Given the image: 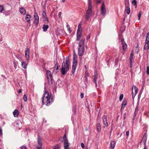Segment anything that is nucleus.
Here are the masks:
<instances>
[{"label": "nucleus", "instance_id": "nucleus-1", "mask_svg": "<svg viewBox=\"0 0 149 149\" xmlns=\"http://www.w3.org/2000/svg\"><path fill=\"white\" fill-rule=\"evenodd\" d=\"M53 98L52 94L49 95L48 91H45L42 97V105L46 104L47 106L50 105L51 103L53 102Z\"/></svg>", "mask_w": 149, "mask_h": 149}, {"label": "nucleus", "instance_id": "nucleus-2", "mask_svg": "<svg viewBox=\"0 0 149 149\" xmlns=\"http://www.w3.org/2000/svg\"><path fill=\"white\" fill-rule=\"evenodd\" d=\"M65 59H63L62 64V67L60 69L61 74L63 75H64L66 74L69 69L70 66V61L69 57H66L65 61Z\"/></svg>", "mask_w": 149, "mask_h": 149}, {"label": "nucleus", "instance_id": "nucleus-3", "mask_svg": "<svg viewBox=\"0 0 149 149\" xmlns=\"http://www.w3.org/2000/svg\"><path fill=\"white\" fill-rule=\"evenodd\" d=\"M92 6L91 0H88V10L86 11L85 18L86 20H88L90 15L92 13Z\"/></svg>", "mask_w": 149, "mask_h": 149}, {"label": "nucleus", "instance_id": "nucleus-4", "mask_svg": "<svg viewBox=\"0 0 149 149\" xmlns=\"http://www.w3.org/2000/svg\"><path fill=\"white\" fill-rule=\"evenodd\" d=\"M33 17L34 18L33 23L35 24L36 26L37 27L38 25V24L39 22V18L38 15L36 13V12H34Z\"/></svg>", "mask_w": 149, "mask_h": 149}, {"label": "nucleus", "instance_id": "nucleus-5", "mask_svg": "<svg viewBox=\"0 0 149 149\" xmlns=\"http://www.w3.org/2000/svg\"><path fill=\"white\" fill-rule=\"evenodd\" d=\"M82 30L81 29H79V28L77 30V39L76 40L78 41L80 40L81 36Z\"/></svg>", "mask_w": 149, "mask_h": 149}, {"label": "nucleus", "instance_id": "nucleus-6", "mask_svg": "<svg viewBox=\"0 0 149 149\" xmlns=\"http://www.w3.org/2000/svg\"><path fill=\"white\" fill-rule=\"evenodd\" d=\"M101 14L102 15H104L106 13V10L105 8V5L104 3L103 2L101 8Z\"/></svg>", "mask_w": 149, "mask_h": 149}, {"label": "nucleus", "instance_id": "nucleus-7", "mask_svg": "<svg viewBox=\"0 0 149 149\" xmlns=\"http://www.w3.org/2000/svg\"><path fill=\"white\" fill-rule=\"evenodd\" d=\"M84 47H79L78 55L79 56H81L84 54Z\"/></svg>", "mask_w": 149, "mask_h": 149}, {"label": "nucleus", "instance_id": "nucleus-8", "mask_svg": "<svg viewBox=\"0 0 149 149\" xmlns=\"http://www.w3.org/2000/svg\"><path fill=\"white\" fill-rule=\"evenodd\" d=\"M30 50L29 48H26L25 51V56L26 60L28 61L29 58Z\"/></svg>", "mask_w": 149, "mask_h": 149}, {"label": "nucleus", "instance_id": "nucleus-9", "mask_svg": "<svg viewBox=\"0 0 149 149\" xmlns=\"http://www.w3.org/2000/svg\"><path fill=\"white\" fill-rule=\"evenodd\" d=\"M64 149H69L70 143H68V139H66L64 141Z\"/></svg>", "mask_w": 149, "mask_h": 149}, {"label": "nucleus", "instance_id": "nucleus-10", "mask_svg": "<svg viewBox=\"0 0 149 149\" xmlns=\"http://www.w3.org/2000/svg\"><path fill=\"white\" fill-rule=\"evenodd\" d=\"M102 119L103 120V123L104 125L106 127H107L108 125V123L107 122V117L106 115H104L102 117Z\"/></svg>", "mask_w": 149, "mask_h": 149}, {"label": "nucleus", "instance_id": "nucleus-11", "mask_svg": "<svg viewBox=\"0 0 149 149\" xmlns=\"http://www.w3.org/2000/svg\"><path fill=\"white\" fill-rule=\"evenodd\" d=\"M77 63H72V74H74L75 72Z\"/></svg>", "mask_w": 149, "mask_h": 149}, {"label": "nucleus", "instance_id": "nucleus-12", "mask_svg": "<svg viewBox=\"0 0 149 149\" xmlns=\"http://www.w3.org/2000/svg\"><path fill=\"white\" fill-rule=\"evenodd\" d=\"M31 16L30 14H27L26 16L25 20L26 22L30 23V19Z\"/></svg>", "mask_w": 149, "mask_h": 149}, {"label": "nucleus", "instance_id": "nucleus-13", "mask_svg": "<svg viewBox=\"0 0 149 149\" xmlns=\"http://www.w3.org/2000/svg\"><path fill=\"white\" fill-rule=\"evenodd\" d=\"M127 101L126 100H124L123 101L121 108L120 109V111L122 112V109H124L125 107L127 104Z\"/></svg>", "mask_w": 149, "mask_h": 149}, {"label": "nucleus", "instance_id": "nucleus-14", "mask_svg": "<svg viewBox=\"0 0 149 149\" xmlns=\"http://www.w3.org/2000/svg\"><path fill=\"white\" fill-rule=\"evenodd\" d=\"M143 140H145V143H146V141L147 140V136H146V133H145L144 134V135L143 136V138H142V139L140 143L141 145H142V144H143V145H144V143L143 142V141H142Z\"/></svg>", "mask_w": 149, "mask_h": 149}, {"label": "nucleus", "instance_id": "nucleus-15", "mask_svg": "<svg viewBox=\"0 0 149 149\" xmlns=\"http://www.w3.org/2000/svg\"><path fill=\"white\" fill-rule=\"evenodd\" d=\"M84 39H82L80 41L79 43V47H84Z\"/></svg>", "mask_w": 149, "mask_h": 149}, {"label": "nucleus", "instance_id": "nucleus-16", "mask_svg": "<svg viewBox=\"0 0 149 149\" xmlns=\"http://www.w3.org/2000/svg\"><path fill=\"white\" fill-rule=\"evenodd\" d=\"M20 13L21 14L24 15L26 13V10L23 7L20 8L19 9Z\"/></svg>", "mask_w": 149, "mask_h": 149}, {"label": "nucleus", "instance_id": "nucleus-17", "mask_svg": "<svg viewBox=\"0 0 149 149\" xmlns=\"http://www.w3.org/2000/svg\"><path fill=\"white\" fill-rule=\"evenodd\" d=\"M97 130L99 132H100L101 130V126L100 123H97L96 125Z\"/></svg>", "mask_w": 149, "mask_h": 149}, {"label": "nucleus", "instance_id": "nucleus-18", "mask_svg": "<svg viewBox=\"0 0 149 149\" xmlns=\"http://www.w3.org/2000/svg\"><path fill=\"white\" fill-rule=\"evenodd\" d=\"M21 63L22 67L24 69H26L27 68L28 63H26V62L24 61H23L21 62Z\"/></svg>", "mask_w": 149, "mask_h": 149}, {"label": "nucleus", "instance_id": "nucleus-19", "mask_svg": "<svg viewBox=\"0 0 149 149\" xmlns=\"http://www.w3.org/2000/svg\"><path fill=\"white\" fill-rule=\"evenodd\" d=\"M41 139L39 135H38V146H42V143L41 142Z\"/></svg>", "mask_w": 149, "mask_h": 149}, {"label": "nucleus", "instance_id": "nucleus-20", "mask_svg": "<svg viewBox=\"0 0 149 149\" xmlns=\"http://www.w3.org/2000/svg\"><path fill=\"white\" fill-rule=\"evenodd\" d=\"M134 90V94H135V95H136L137 94L138 89L136 86H133L132 88V92H133Z\"/></svg>", "mask_w": 149, "mask_h": 149}, {"label": "nucleus", "instance_id": "nucleus-21", "mask_svg": "<svg viewBox=\"0 0 149 149\" xmlns=\"http://www.w3.org/2000/svg\"><path fill=\"white\" fill-rule=\"evenodd\" d=\"M77 56L76 54L75 53H74L73 54V61L72 63L74 62V63H77Z\"/></svg>", "mask_w": 149, "mask_h": 149}, {"label": "nucleus", "instance_id": "nucleus-22", "mask_svg": "<svg viewBox=\"0 0 149 149\" xmlns=\"http://www.w3.org/2000/svg\"><path fill=\"white\" fill-rule=\"evenodd\" d=\"M47 77H49V78L52 77V74L51 72L49 70L47 71Z\"/></svg>", "mask_w": 149, "mask_h": 149}, {"label": "nucleus", "instance_id": "nucleus-23", "mask_svg": "<svg viewBox=\"0 0 149 149\" xmlns=\"http://www.w3.org/2000/svg\"><path fill=\"white\" fill-rule=\"evenodd\" d=\"M49 28V26L47 25L43 24L42 29L44 32H46Z\"/></svg>", "mask_w": 149, "mask_h": 149}, {"label": "nucleus", "instance_id": "nucleus-24", "mask_svg": "<svg viewBox=\"0 0 149 149\" xmlns=\"http://www.w3.org/2000/svg\"><path fill=\"white\" fill-rule=\"evenodd\" d=\"M14 116L15 117H17L18 115L19 111L18 110L15 109L13 112Z\"/></svg>", "mask_w": 149, "mask_h": 149}, {"label": "nucleus", "instance_id": "nucleus-25", "mask_svg": "<svg viewBox=\"0 0 149 149\" xmlns=\"http://www.w3.org/2000/svg\"><path fill=\"white\" fill-rule=\"evenodd\" d=\"M116 144V142L114 141H111V149H113L115 147Z\"/></svg>", "mask_w": 149, "mask_h": 149}, {"label": "nucleus", "instance_id": "nucleus-26", "mask_svg": "<svg viewBox=\"0 0 149 149\" xmlns=\"http://www.w3.org/2000/svg\"><path fill=\"white\" fill-rule=\"evenodd\" d=\"M129 6L130 4H129V5H128V6L126 8H125V11L128 14H129L130 13V9Z\"/></svg>", "mask_w": 149, "mask_h": 149}, {"label": "nucleus", "instance_id": "nucleus-27", "mask_svg": "<svg viewBox=\"0 0 149 149\" xmlns=\"http://www.w3.org/2000/svg\"><path fill=\"white\" fill-rule=\"evenodd\" d=\"M47 79L48 81V83L50 85H52L53 84V81H52V80H53V78L52 77L51 78H49V77H47Z\"/></svg>", "mask_w": 149, "mask_h": 149}, {"label": "nucleus", "instance_id": "nucleus-28", "mask_svg": "<svg viewBox=\"0 0 149 149\" xmlns=\"http://www.w3.org/2000/svg\"><path fill=\"white\" fill-rule=\"evenodd\" d=\"M16 57L21 62L23 61L22 57L19 54H17L15 55Z\"/></svg>", "mask_w": 149, "mask_h": 149}, {"label": "nucleus", "instance_id": "nucleus-29", "mask_svg": "<svg viewBox=\"0 0 149 149\" xmlns=\"http://www.w3.org/2000/svg\"><path fill=\"white\" fill-rule=\"evenodd\" d=\"M149 42V32L148 33L146 36V39L145 43L148 44Z\"/></svg>", "mask_w": 149, "mask_h": 149}, {"label": "nucleus", "instance_id": "nucleus-30", "mask_svg": "<svg viewBox=\"0 0 149 149\" xmlns=\"http://www.w3.org/2000/svg\"><path fill=\"white\" fill-rule=\"evenodd\" d=\"M122 45L123 49L124 51H125L127 47V44L125 42H124L123 43H122Z\"/></svg>", "mask_w": 149, "mask_h": 149}, {"label": "nucleus", "instance_id": "nucleus-31", "mask_svg": "<svg viewBox=\"0 0 149 149\" xmlns=\"http://www.w3.org/2000/svg\"><path fill=\"white\" fill-rule=\"evenodd\" d=\"M148 43V44L145 43V44L144 47V49L146 51H147L149 49Z\"/></svg>", "mask_w": 149, "mask_h": 149}, {"label": "nucleus", "instance_id": "nucleus-32", "mask_svg": "<svg viewBox=\"0 0 149 149\" xmlns=\"http://www.w3.org/2000/svg\"><path fill=\"white\" fill-rule=\"evenodd\" d=\"M60 67V66L59 65V63L58 62H56L54 68H56V70H57Z\"/></svg>", "mask_w": 149, "mask_h": 149}, {"label": "nucleus", "instance_id": "nucleus-33", "mask_svg": "<svg viewBox=\"0 0 149 149\" xmlns=\"http://www.w3.org/2000/svg\"><path fill=\"white\" fill-rule=\"evenodd\" d=\"M132 4L134 6H135V8H137V1L136 0H133L132 2Z\"/></svg>", "mask_w": 149, "mask_h": 149}, {"label": "nucleus", "instance_id": "nucleus-34", "mask_svg": "<svg viewBox=\"0 0 149 149\" xmlns=\"http://www.w3.org/2000/svg\"><path fill=\"white\" fill-rule=\"evenodd\" d=\"M10 10H7L5 11V16L10 15Z\"/></svg>", "mask_w": 149, "mask_h": 149}, {"label": "nucleus", "instance_id": "nucleus-35", "mask_svg": "<svg viewBox=\"0 0 149 149\" xmlns=\"http://www.w3.org/2000/svg\"><path fill=\"white\" fill-rule=\"evenodd\" d=\"M60 147V145L59 144H56L53 148V149H59Z\"/></svg>", "mask_w": 149, "mask_h": 149}, {"label": "nucleus", "instance_id": "nucleus-36", "mask_svg": "<svg viewBox=\"0 0 149 149\" xmlns=\"http://www.w3.org/2000/svg\"><path fill=\"white\" fill-rule=\"evenodd\" d=\"M76 109H77V107L76 105H74V106L72 111L74 113V114H76Z\"/></svg>", "mask_w": 149, "mask_h": 149}, {"label": "nucleus", "instance_id": "nucleus-37", "mask_svg": "<svg viewBox=\"0 0 149 149\" xmlns=\"http://www.w3.org/2000/svg\"><path fill=\"white\" fill-rule=\"evenodd\" d=\"M119 57L117 58L115 60V65H117L119 61Z\"/></svg>", "mask_w": 149, "mask_h": 149}, {"label": "nucleus", "instance_id": "nucleus-38", "mask_svg": "<svg viewBox=\"0 0 149 149\" xmlns=\"http://www.w3.org/2000/svg\"><path fill=\"white\" fill-rule=\"evenodd\" d=\"M142 12L141 11H140L139 12L138 14V19L139 20L140 19V18H141V15L142 14Z\"/></svg>", "mask_w": 149, "mask_h": 149}, {"label": "nucleus", "instance_id": "nucleus-39", "mask_svg": "<svg viewBox=\"0 0 149 149\" xmlns=\"http://www.w3.org/2000/svg\"><path fill=\"white\" fill-rule=\"evenodd\" d=\"M13 63L14 64V68L15 69H16L17 66V64H18V63L15 60L13 61Z\"/></svg>", "mask_w": 149, "mask_h": 149}, {"label": "nucleus", "instance_id": "nucleus-40", "mask_svg": "<svg viewBox=\"0 0 149 149\" xmlns=\"http://www.w3.org/2000/svg\"><path fill=\"white\" fill-rule=\"evenodd\" d=\"M4 10V7L3 6L0 5V12H1Z\"/></svg>", "mask_w": 149, "mask_h": 149}, {"label": "nucleus", "instance_id": "nucleus-41", "mask_svg": "<svg viewBox=\"0 0 149 149\" xmlns=\"http://www.w3.org/2000/svg\"><path fill=\"white\" fill-rule=\"evenodd\" d=\"M97 78H94L93 81V83L95 84V86L96 87L97 86Z\"/></svg>", "mask_w": 149, "mask_h": 149}, {"label": "nucleus", "instance_id": "nucleus-42", "mask_svg": "<svg viewBox=\"0 0 149 149\" xmlns=\"http://www.w3.org/2000/svg\"><path fill=\"white\" fill-rule=\"evenodd\" d=\"M23 99L24 102H26L27 101V97L26 94H24V95Z\"/></svg>", "mask_w": 149, "mask_h": 149}, {"label": "nucleus", "instance_id": "nucleus-43", "mask_svg": "<svg viewBox=\"0 0 149 149\" xmlns=\"http://www.w3.org/2000/svg\"><path fill=\"white\" fill-rule=\"evenodd\" d=\"M67 27L68 30L69 31V33H70L72 32V30H70V28L69 25H67Z\"/></svg>", "mask_w": 149, "mask_h": 149}, {"label": "nucleus", "instance_id": "nucleus-44", "mask_svg": "<svg viewBox=\"0 0 149 149\" xmlns=\"http://www.w3.org/2000/svg\"><path fill=\"white\" fill-rule=\"evenodd\" d=\"M42 15L43 18H44V17H47V15L45 12H43Z\"/></svg>", "mask_w": 149, "mask_h": 149}, {"label": "nucleus", "instance_id": "nucleus-45", "mask_svg": "<svg viewBox=\"0 0 149 149\" xmlns=\"http://www.w3.org/2000/svg\"><path fill=\"white\" fill-rule=\"evenodd\" d=\"M123 94H121L120 95L119 97V100L121 101L123 99Z\"/></svg>", "mask_w": 149, "mask_h": 149}, {"label": "nucleus", "instance_id": "nucleus-46", "mask_svg": "<svg viewBox=\"0 0 149 149\" xmlns=\"http://www.w3.org/2000/svg\"><path fill=\"white\" fill-rule=\"evenodd\" d=\"M133 54H131L130 57V61H132L133 58Z\"/></svg>", "mask_w": 149, "mask_h": 149}, {"label": "nucleus", "instance_id": "nucleus-47", "mask_svg": "<svg viewBox=\"0 0 149 149\" xmlns=\"http://www.w3.org/2000/svg\"><path fill=\"white\" fill-rule=\"evenodd\" d=\"M146 74H149V66H148L147 67Z\"/></svg>", "mask_w": 149, "mask_h": 149}, {"label": "nucleus", "instance_id": "nucleus-48", "mask_svg": "<svg viewBox=\"0 0 149 149\" xmlns=\"http://www.w3.org/2000/svg\"><path fill=\"white\" fill-rule=\"evenodd\" d=\"M44 19V22L46 23V21L47 22H48L49 20L48 19L47 17H45L44 18H43Z\"/></svg>", "mask_w": 149, "mask_h": 149}, {"label": "nucleus", "instance_id": "nucleus-49", "mask_svg": "<svg viewBox=\"0 0 149 149\" xmlns=\"http://www.w3.org/2000/svg\"><path fill=\"white\" fill-rule=\"evenodd\" d=\"M89 74L88 72H86L85 73V75L84 77H89Z\"/></svg>", "mask_w": 149, "mask_h": 149}, {"label": "nucleus", "instance_id": "nucleus-50", "mask_svg": "<svg viewBox=\"0 0 149 149\" xmlns=\"http://www.w3.org/2000/svg\"><path fill=\"white\" fill-rule=\"evenodd\" d=\"M63 139L64 140V141H65L66 139H68L67 138L66 136V134H65L63 137Z\"/></svg>", "mask_w": 149, "mask_h": 149}, {"label": "nucleus", "instance_id": "nucleus-51", "mask_svg": "<svg viewBox=\"0 0 149 149\" xmlns=\"http://www.w3.org/2000/svg\"><path fill=\"white\" fill-rule=\"evenodd\" d=\"M142 141H143V142L144 143V148L143 149H147L146 148V144H145V140H143Z\"/></svg>", "mask_w": 149, "mask_h": 149}, {"label": "nucleus", "instance_id": "nucleus-52", "mask_svg": "<svg viewBox=\"0 0 149 149\" xmlns=\"http://www.w3.org/2000/svg\"><path fill=\"white\" fill-rule=\"evenodd\" d=\"M139 107L138 106H137L136 108V109H135V112H136L137 113L139 111Z\"/></svg>", "mask_w": 149, "mask_h": 149}, {"label": "nucleus", "instance_id": "nucleus-53", "mask_svg": "<svg viewBox=\"0 0 149 149\" xmlns=\"http://www.w3.org/2000/svg\"><path fill=\"white\" fill-rule=\"evenodd\" d=\"M132 61H130V67L132 68Z\"/></svg>", "mask_w": 149, "mask_h": 149}, {"label": "nucleus", "instance_id": "nucleus-54", "mask_svg": "<svg viewBox=\"0 0 149 149\" xmlns=\"http://www.w3.org/2000/svg\"><path fill=\"white\" fill-rule=\"evenodd\" d=\"M2 130L1 128L0 127V135L2 136Z\"/></svg>", "mask_w": 149, "mask_h": 149}, {"label": "nucleus", "instance_id": "nucleus-55", "mask_svg": "<svg viewBox=\"0 0 149 149\" xmlns=\"http://www.w3.org/2000/svg\"><path fill=\"white\" fill-rule=\"evenodd\" d=\"M97 73L96 72H95L94 73V78H97Z\"/></svg>", "mask_w": 149, "mask_h": 149}, {"label": "nucleus", "instance_id": "nucleus-56", "mask_svg": "<svg viewBox=\"0 0 149 149\" xmlns=\"http://www.w3.org/2000/svg\"><path fill=\"white\" fill-rule=\"evenodd\" d=\"M85 78V81L87 83H88V77H84Z\"/></svg>", "mask_w": 149, "mask_h": 149}, {"label": "nucleus", "instance_id": "nucleus-57", "mask_svg": "<svg viewBox=\"0 0 149 149\" xmlns=\"http://www.w3.org/2000/svg\"><path fill=\"white\" fill-rule=\"evenodd\" d=\"M137 113L134 112V117H133V119H134L135 117L136 116V115Z\"/></svg>", "mask_w": 149, "mask_h": 149}, {"label": "nucleus", "instance_id": "nucleus-58", "mask_svg": "<svg viewBox=\"0 0 149 149\" xmlns=\"http://www.w3.org/2000/svg\"><path fill=\"white\" fill-rule=\"evenodd\" d=\"M36 148L37 149H42V146H38Z\"/></svg>", "mask_w": 149, "mask_h": 149}, {"label": "nucleus", "instance_id": "nucleus-59", "mask_svg": "<svg viewBox=\"0 0 149 149\" xmlns=\"http://www.w3.org/2000/svg\"><path fill=\"white\" fill-rule=\"evenodd\" d=\"M125 8H126L128 6V3L126 1H125Z\"/></svg>", "mask_w": 149, "mask_h": 149}, {"label": "nucleus", "instance_id": "nucleus-60", "mask_svg": "<svg viewBox=\"0 0 149 149\" xmlns=\"http://www.w3.org/2000/svg\"><path fill=\"white\" fill-rule=\"evenodd\" d=\"M80 96L81 98H83L84 97V94L83 93H81L80 94Z\"/></svg>", "mask_w": 149, "mask_h": 149}, {"label": "nucleus", "instance_id": "nucleus-61", "mask_svg": "<svg viewBox=\"0 0 149 149\" xmlns=\"http://www.w3.org/2000/svg\"><path fill=\"white\" fill-rule=\"evenodd\" d=\"M126 135L127 136H128L129 135V131L126 132Z\"/></svg>", "mask_w": 149, "mask_h": 149}, {"label": "nucleus", "instance_id": "nucleus-62", "mask_svg": "<svg viewBox=\"0 0 149 149\" xmlns=\"http://www.w3.org/2000/svg\"><path fill=\"white\" fill-rule=\"evenodd\" d=\"M121 41L122 43H123L124 42H124V39L123 38H122L121 39Z\"/></svg>", "mask_w": 149, "mask_h": 149}, {"label": "nucleus", "instance_id": "nucleus-63", "mask_svg": "<svg viewBox=\"0 0 149 149\" xmlns=\"http://www.w3.org/2000/svg\"><path fill=\"white\" fill-rule=\"evenodd\" d=\"M81 146L83 148H84V144L83 143H81Z\"/></svg>", "mask_w": 149, "mask_h": 149}, {"label": "nucleus", "instance_id": "nucleus-64", "mask_svg": "<svg viewBox=\"0 0 149 149\" xmlns=\"http://www.w3.org/2000/svg\"><path fill=\"white\" fill-rule=\"evenodd\" d=\"M21 149H27L26 147L24 146H22L21 148Z\"/></svg>", "mask_w": 149, "mask_h": 149}]
</instances>
